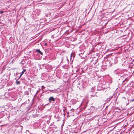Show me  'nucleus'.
Here are the masks:
<instances>
[{
    "label": "nucleus",
    "instance_id": "nucleus-1",
    "mask_svg": "<svg viewBox=\"0 0 134 134\" xmlns=\"http://www.w3.org/2000/svg\"><path fill=\"white\" fill-rule=\"evenodd\" d=\"M124 78V76H120V78L119 79V81H118L119 84H122L124 82H125V81L126 80L127 81V79H125L124 80L123 79Z\"/></svg>",
    "mask_w": 134,
    "mask_h": 134
},
{
    "label": "nucleus",
    "instance_id": "nucleus-2",
    "mask_svg": "<svg viewBox=\"0 0 134 134\" xmlns=\"http://www.w3.org/2000/svg\"><path fill=\"white\" fill-rule=\"evenodd\" d=\"M95 90L93 87L90 90V92L91 94V96L94 97L95 96Z\"/></svg>",
    "mask_w": 134,
    "mask_h": 134
},
{
    "label": "nucleus",
    "instance_id": "nucleus-3",
    "mask_svg": "<svg viewBox=\"0 0 134 134\" xmlns=\"http://www.w3.org/2000/svg\"><path fill=\"white\" fill-rule=\"evenodd\" d=\"M3 77L4 79L5 80L8 81L10 79V76L5 74L3 75Z\"/></svg>",
    "mask_w": 134,
    "mask_h": 134
},
{
    "label": "nucleus",
    "instance_id": "nucleus-4",
    "mask_svg": "<svg viewBox=\"0 0 134 134\" xmlns=\"http://www.w3.org/2000/svg\"><path fill=\"white\" fill-rule=\"evenodd\" d=\"M55 101V99L53 97H50L48 100V101L49 102V103H51L52 102H54Z\"/></svg>",
    "mask_w": 134,
    "mask_h": 134
},
{
    "label": "nucleus",
    "instance_id": "nucleus-5",
    "mask_svg": "<svg viewBox=\"0 0 134 134\" xmlns=\"http://www.w3.org/2000/svg\"><path fill=\"white\" fill-rule=\"evenodd\" d=\"M35 52H37L39 54H41V55H43V53L40 50V49H36L35 50Z\"/></svg>",
    "mask_w": 134,
    "mask_h": 134
},
{
    "label": "nucleus",
    "instance_id": "nucleus-6",
    "mask_svg": "<svg viewBox=\"0 0 134 134\" xmlns=\"http://www.w3.org/2000/svg\"><path fill=\"white\" fill-rule=\"evenodd\" d=\"M63 59V57H61L60 58L58 59V62L60 64L61 63Z\"/></svg>",
    "mask_w": 134,
    "mask_h": 134
},
{
    "label": "nucleus",
    "instance_id": "nucleus-7",
    "mask_svg": "<svg viewBox=\"0 0 134 134\" xmlns=\"http://www.w3.org/2000/svg\"><path fill=\"white\" fill-rule=\"evenodd\" d=\"M26 71V70L25 69H24L21 72V74L18 79H19V78H20L21 77V76L22 75L24 74V72Z\"/></svg>",
    "mask_w": 134,
    "mask_h": 134
},
{
    "label": "nucleus",
    "instance_id": "nucleus-8",
    "mask_svg": "<svg viewBox=\"0 0 134 134\" xmlns=\"http://www.w3.org/2000/svg\"><path fill=\"white\" fill-rule=\"evenodd\" d=\"M70 57H71L70 59H71V58H73V59H74V58L75 56L72 53Z\"/></svg>",
    "mask_w": 134,
    "mask_h": 134
},
{
    "label": "nucleus",
    "instance_id": "nucleus-9",
    "mask_svg": "<svg viewBox=\"0 0 134 134\" xmlns=\"http://www.w3.org/2000/svg\"><path fill=\"white\" fill-rule=\"evenodd\" d=\"M113 97V96H112V97H110L109 98H108L107 99V100L106 101L107 102H108L110 100H111V99Z\"/></svg>",
    "mask_w": 134,
    "mask_h": 134
},
{
    "label": "nucleus",
    "instance_id": "nucleus-10",
    "mask_svg": "<svg viewBox=\"0 0 134 134\" xmlns=\"http://www.w3.org/2000/svg\"><path fill=\"white\" fill-rule=\"evenodd\" d=\"M4 115L3 113L0 114V118L3 117Z\"/></svg>",
    "mask_w": 134,
    "mask_h": 134
},
{
    "label": "nucleus",
    "instance_id": "nucleus-11",
    "mask_svg": "<svg viewBox=\"0 0 134 134\" xmlns=\"http://www.w3.org/2000/svg\"><path fill=\"white\" fill-rule=\"evenodd\" d=\"M16 83L17 85H19L20 83V81H18L16 80Z\"/></svg>",
    "mask_w": 134,
    "mask_h": 134
},
{
    "label": "nucleus",
    "instance_id": "nucleus-12",
    "mask_svg": "<svg viewBox=\"0 0 134 134\" xmlns=\"http://www.w3.org/2000/svg\"><path fill=\"white\" fill-rule=\"evenodd\" d=\"M12 83H8L7 84V85L8 86H10L11 85H12Z\"/></svg>",
    "mask_w": 134,
    "mask_h": 134
},
{
    "label": "nucleus",
    "instance_id": "nucleus-13",
    "mask_svg": "<svg viewBox=\"0 0 134 134\" xmlns=\"http://www.w3.org/2000/svg\"><path fill=\"white\" fill-rule=\"evenodd\" d=\"M39 92V91H37L36 92V94L35 95V96L36 94L38 93V92Z\"/></svg>",
    "mask_w": 134,
    "mask_h": 134
},
{
    "label": "nucleus",
    "instance_id": "nucleus-14",
    "mask_svg": "<svg viewBox=\"0 0 134 134\" xmlns=\"http://www.w3.org/2000/svg\"><path fill=\"white\" fill-rule=\"evenodd\" d=\"M134 101V99H132L131 100V102H133Z\"/></svg>",
    "mask_w": 134,
    "mask_h": 134
},
{
    "label": "nucleus",
    "instance_id": "nucleus-15",
    "mask_svg": "<svg viewBox=\"0 0 134 134\" xmlns=\"http://www.w3.org/2000/svg\"><path fill=\"white\" fill-rule=\"evenodd\" d=\"M3 11H1L0 12V13L1 14H2L3 13Z\"/></svg>",
    "mask_w": 134,
    "mask_h": 134
},
{
    "label": "nucleus",
    "instance_id": "nucleus-16",
    "mask_svg": "<svg viewBox=\"0 0 134 134\" xmlns=\"http://www.w3.org/2000/svg\"><path fill=\"white\" fill-rule=\"evenodd\" d=\"M47 43H45V44H44V45L45 46H46L47 45Z\"/></svg>",
    "mask_w": 134,
    "mask_h": 134
},
{
    "label": "nucleus",
    "instance_id": "nucleus-17",
    "mask_svg": "<svg viewBox=\"0 0 134 134\" xmlns=\"http://www.w3.org/2000/svg\"><path fill=\"white\" fill-rule=\"evenodd\" d=\"M49 91H50V92H52V91H53V90H49Z\"/></svg>",
    "mask_w": 134,
    "mask_h": 134
},
{
    "label": "nucleus",
    "instance_id": "nucleus-18",
    "mask_svg": "<svg viewBox=\"0 0 134 134\" xmlns=\"http://www.w3.org/2000/svg\"><path fill=\"white\" fill-rule=\"evenodd\" d=\"M42 88H44V86H42Z\"/></svg>",
    "mask_w": 134,
    "mask_h": 134
},
{
    "label": "nucleus",
    "instance_id": "nucleus-19",
    "mask_svg": "<svg viewBox=\"0 0 134 134\" xmlns=\"http://www.w3.org/2000/svg\"><path fill=\"white\" fill-rule=\"evenodd\" d=\"M122 98H124V99H125V97H123Z\"/></svg>",
    "mask_w": 134,
    "mask_h": 134
},
{
    "label": "nucleus",
    "instance_id": "nucleus-20",
    "mask_svg": "<svg viewBox=\"0 0 134 134\" xmlns=\"http://www.w3.org/2000/svg\"><path fill=\"white\" fill-rule=\"evenodd\" d=\"M96 96L97 97H98L97 96V95H96Z\"/></svg>",
    "mask_w": 134,
    "mask_h": 134
},
{
    "label": "nucleus",
    "instance_id": "nucleus-21",
    "mask_svg": "<svg viewBox=\"0 0 134 134\" xmlns=\"http://www.w3.org/2000/svg\"><path fill=\"white\" fill-rule=\"evenodd\" d=\"M97 93V92H96L95 93V94H96V93Z\"/></svg>",
    "mask_w": 134,
    "mask_h": 134
},
{
    "label": "nucleus",
    "instance_id": "nucleus-22",
    "mask_svg": "<svg viewBox=\"0 0 134 134\" xmlns=\"http://www.w3.org/2000/svg\"><path fill=\"white\" fill-rule=\"evenodd\" d=\"M129 103H128V104H127V105L129 104Z\"/></svg>",
    "mask_w": 134,
    "mask_h": 134
},
{
    "label": "nucleus",
    "instance_id": "nucleus-23",
    "mask_svg": "<svg viewBox=\"0 0 134 134\" xmlns=\"http://www.w3.org/2000/svg\"><path fill=\"white\" fill-rule=\"evenodd\" d=\"M44 93V92H42V93Z\"/></svg>",
    "mask_w": 134,
    "mask_h": 134
},
{
    "label": "nucleus",
    "instance_id": "nucleus-24",
    "mask_svg": "<svg viewBox=\"0 0 134 134\" xmlns=\"http://www.w3.org/2000/svg\"><path fill=\"white\" fill-rule=\"evenodd\" d=\"M79 84L80 85V83H79Z\"/></svg>",
    "mask_w": 134,
    "mask_h": 134
}]
</instances>
